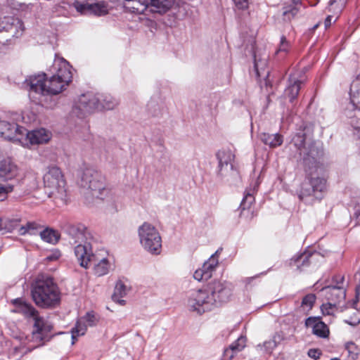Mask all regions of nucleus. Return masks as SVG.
<instances>
[{"instance_id":"50","label":"nucleus","mask_w":360,"mask_h":360,"mask_svg":"<svg viewBox=\"0 0 360 360\" xmlns=\"http://www.w3.org/2000/svg\"><path fill=\"white\" fill-rule=\"evenodd\" d=\"M112 298L114 302L120 304V305H124L125 304V301L124 300H122L121 297H117V298H115V297H114V295H112Z\"/></svg>"},{"instance_id":"52","label":"nucleus","mask_w":360,"mask_h":360,"mask_svg":"<svg viewBox=\"0 0 360 360\" xmlns=\"http://www.w3.org/2000/svg\"><path fill=\"white\" fill-rule=\"evenodd\" d=\"M332 19H333V16H331V15H328L326 18V19L325 20V27H328L330 26Z\"/></svg>"},{"instance_id":"56","label":"nucleus","mask_w":360,"mask_h":360,"mask_svg":"<svg viewBox=\"0 0 360 360\" xmlns=\"http://www.w3.org/2000/svg\"><path fill=\"white\" fill-rule=\"evenodd\" d=\"M330 360H339V359H338V358H337V357H335V358H332V359H330Z\"/></svg>"},{"instance_id":"5","label":"nucleus","mask_w":360,"mask_h":360,"mask_svg":"<svg viewBox=\"0 0 360 360\" xmlns=\"http://www.w3.org/2000/svg\"><path fill=\"white\" fill-rule=\"evenodd\" d=\"M44 185L46 193L56 200V203H64L67 200L66 181L58 167H50L44 174Z\"/></svg>"},{"instance_id":"13","label":"nucleus","mask_w":360,"mask_h":360,"mask_svg":"<svg viewBox=\"0 0 360 360\" xmlns=\"http://www.w3.org/2000/svg\"><path fill=\"white\" fill-rule=\"evenodd\" d=\"M65 231L69 236L70 243L75 245L93 240L91 232L82 224H68Z\"/></svg>"},{"instance_id":"9","label":"nucleus","mask_w":360,"mask_h":360,"mask_svg":"<svg viewBox=\"0 0 360 360\" xmlns=\"http://www.w3.org/2000/svg\"><path fill=\"white\" fill-rule=\"evenodd\" d=\"M217 157L219 162V176L226 181H229L231 178L236 177L238 175V172L234 169L233 167L235 155L231 150H220L217 153Z\"/></svg>"},{"instance_id":"55","label":"nucleus","mask_w":360,"mask_h":360,"mask_svg":"<svg viewBox=\"0 0 360 360\" xmlns=\"http://www.w3.org/2000/svg\"><path fill=\"white\" fill-rule=\"evenodd\" d=\"M300 1V0H293V2H294L295 4H297Z\"/></svg>"},{"instance_id":"7","label":"nucleus","mask_w":360,"mask_h":360,"mask_svg":"<svg viewBox=\"0 0 360 360\" xmlns=\"http://www.w3.org/2000/svg\"><path fill=\"white\" fill-rule=\"evenodd\" d=\"M124 6L131 12L142 14L149 6L159 13H165L172 8L174 0H124Z\"/></svg>"},{"instance_id":"10","label":"nucleus","mask_w":360,"mask_h":360,"mask_svg":"<svg viewBox=\"0 0 360 360\" xmlns=\"http://www.w3.org/2000/svg\"><path fill=\"white\" fill-rule=\"evenodd\" d=\"M99 97L96 94L87 93L81 95L75 102L72 112L78 117H83L98 110Z\"/></svg>"},{"instance_id":"33","label":"nucleus","mask_w":360,"mask_h":360,"mask_svg":"<svg viewBox=\"0 0 360 360\" xmlns=\"http://www.w3.org/2000/svg\"><path fill=\"white\" fill-rule=\"evenodd\" d=\"M267 65V56H264V58H258L257 56H255V69L257 72L258 77H261L262 75H269V71L265 74L264 70Z\"/></svg>"},{"instance_id":"28","label":"nucleus","mask_w":360,"mask_h":360,"mask_svg":"<svg viewBox=\"0 0 360 360\" xmlns=\"http://www.w3.org/2000/svg\"><path fill=\"white\" fill-rule=\"evenodd\" d=\"M349 96L353 106L360 109V74L351 84Z\"/></svg>"},{"instance_id":"16","label":"nucleus","mask_w":360,"mask_h":360,"mask_svg":"<svg viewBox=\"0 0 360 360\" xmlns=\"http://www.w3.org/2000/svg\"><path fill=\"white\" fill-rule=\"evenodd\" d=\"M219 250L211 255V257L203 264L200 269H197L193 277L195 280L207 281L212 276L213 272L216 270L219 264Z\"/></svg>"},{"instance_id":"37","label":"nucleus","mask_w":360,"mask_h":360,"mask_svg":"<svg viewBox=\"0 0 360 360\" xmlns=\"http://www.w3.org/2000/svg\"><path fill=\"white\" fill-rule=\"evenodd\" d=\"M129 291V288L125 285L122 281H118L116 283L114 293V297L117 298V297H124L126 296Z\"/></svg>"},{"instance_id":"53","label":"nucleus","mask_w":360,"mask_h":360,"mask_svg":"<svg viewBox=\"0 0 360 360\" xmlns=\"http://www.w3.org/2000/svg\"><path fill=\"white\" fill-rule=\"evenodd\" d=\"M56 105V102L54 101L53 103L47 105L48 108H53Z\"/></svg>"},{"instance_id":"36","label":"nucleus","mask_w":360,"mask_h":360,"mask_svg":"<svg viewBox=\"0 0 360 360\" xmlns=\"http://www.w3.org/2000/svg\"><path fill=\"white\" fill-rule=\"evenodd\" d=\"M360 350L358 347L353 342H348L345 345V351L343 354L345 356L351 359L352 360H355L359 358Z\"/></svg>"},{"instance_id":"44","label":"nucleus","mask_w":360,"mask_h":360,"mask_svg":"<svg viewBox=\"0 0 360 360\" xmlns=\"http://www.w3.org/2000/svg\"><path fill=\"white\" fill-rule=\"evenodd\" d=\"M13 190V186L11 184H0V200H4L6 198L7 194L12 192Z\"/></svg>"},{"instance_id":"6","label":"nucleus","mask_w":360,"mask_h":360,"mask_svg":"<svg viewBox=\"0 0 360 360\" xmlns=\"http://www.w3.org/2000/svg\"><path fill=\"white\" fill-rule=\"evenodd\" d=\"M138 237L141 248L148 253L159 255L162 252V237L158 229L145 221L138 228Z\"/></svg>"},{"instance_id":"26","label":"nucleus","mask_w":360,"mask_h":360,"mask_svg":"<svg viewBox=\"0 0 360 360\" xmlns=\"http://www.w3.org/2000/svg\"><path fill=\"white\" fill-rule=\"evenodd\" d=\"M91 262L94 264V271L98 276L108 274L112 268V262L108 257L98 258L97 256L96 259Z\"/></svg>"},{"instance_id":"47","label":"nucleus","mask_w":360,"mask_h":360,"mask_svg":"<svg viewBox=\"0 0 360 360\" xmlns=\"http://www.w3.org/2000/svg\"><path fill=\"white\" fill-rule=\"evenodd\" d=\"M235 5L238 9H245L248 6L250 0H233Z\"/></svg>"},{"instance_id":"48","label":"nucleus","mask_w":360,"mask_h":360,"mask_svg":"<svg viewBox=\"0 0 360 360\" xmlns=\"http://www.w3.org/2000/svg\"><path fill=\"white\" fill-rule=\"evenodd\" d=\"M38 224L34 221H30L27 223V229H29L30 234H34L37 229H38Z\"/></svg>"},{"instance_id":"18","label":"nucleus","mask_w":360,"mask_h":360,"mask_svg":"<svg viewBox=\"0 0 360 360\" xmlns=\"http://www.w3.org/2000/svg\"><path fill=\"white\" fill-rule=\"evenodd\" d=\"M24 30L22 22L18 18L4 16L0 18V32H10L13 37H19Z\"/></svg>"},{"instance_id":"3","label":"nucleus","mask_w":360,"mask_h":360,"mask_svg":"<svg viewBox=\"0 0 360 360\" xmlns=\"http://www.w3.org/2000/svg\"><path fill=\"white\" fill-rule=\"evenodd\" d=\"M14 304L17 307L18 312L34 320V329L27 350L31 351L49 341L52 337L53 325L47 319L40 316L38 311L31 304L20 299L15 300Z\"/></svg>"},{"instance_id":"51","label":"nucleus","mask_w":360,"mask_h":360,"mask_svg":"<svg viewBox=\"0 0 360 360\" xmlns=\"http://www.w3.org/2000/svg\"><path fill=\"white\" fill-rule=\"evenodd\" d=\"M19 232L21 235H25L26 233H29V229H27V224L22 226L20 229Z\"/></svg>"},{"instance_id":"31","label":"nucleus","mask_w":360,"mask_h":360,"mask_svg":"<svg viewBox=\"0 0 360 360\" xmlns=\"http://www.w3.org/2000/svg\"><path fill=\"white\" fill-rule=\"evenodd\" d=\"M305 134L303 131L297 133L292 139L291 144L294 146L296 153L301 156L305 151Z\"/></svg>"},{"instance_id":"49","label":"nucleus","mask_w":360,"mask_h":360,"mask_svg":"<svg viewBox=\"0 0 360 360\" xmlns=\"http://www.w3.org/2000/svg\"><path fill=\"white\" fill-rule=\"evenodd\" d=\"M60 255V254L59 252H55L52 253L51 255L47 256L46 259L48 261L56 260L57 259L59 258Z\"/></svg>"},{"instance_id":"40","label":"nucleus","mask_w":360,"mask_h":360,"mask_svg":"<svg viewBox=\"0 0 360 360\" xmlns=\"http://www.w3.org/2000/svg\"><path fill=\"white\" fill-rule=\"evenodd\" d=\"M290 49V44L284 36L281 37L278 48L276 51V54H286Z\"/></svg>"},{"instance_id":"42","label":"nucleus","mask_w":360,"mask_h":360,"mask_svg":"<svg viewBox=\"0 0 360 360\" xmlns=\"http://www.w3.org/2000/svg\"><path fill=\"white\" fill-rule=\"evenodd\" d=\"M15 221L7 218H0V231H11Z\"/></svg>"},{"instance_id":"11","label":"nucleus","mask_w":360,"mask_h":360,"mask_svg":"<svg viewBox=\"0 0 360 360\" xmlns=\"http://www.w3.org/2000/svg\"><path fill=\"white\" fill-rule=\"evenodd\" d=\"M53 68L56 74L53 76L58 79L57 86L50 87L51 92H62L72 79V72L68 63L64 59H57L54 61Z\"/></svg>"},{"instance_id":"2","label":"nucleus","mask_w":360,"mask_h":360,"mask_svg":"<svg viewBox=\"0 0 360 360\" xmlns=\"http://www.w3.org/2000/svg\"><path fill=\"white\" fill-rule=\"evenodd\" d=\"M304 162L309 177L302 184L298 196L304 203L313 204L322 198L326 181L323 178L315 176L323 169L320 162L313 156L312 150L309 151L307 157H304Z\"/></svg>"},{"instance_id":"46","label":"nucleus","mask_w":360,"mask_h":360,"mask_svg":"<svg viewBox=\"0 0 360 360\" xmlns=\"http://www.w3.org/2000/svg\"><path fill=\"white\" fill-rule=\"evenodd\" d=\"M321 355V352L317 349H311L308 351V356L311 359H314L315 360L320 359Z\"/></svg>"},{"instance_id":"39","label":"nucleus","mask_w":360,"mask_h":360,"mask_svg":"<svg viewBox=\"0 0 360 360\" xmlns=\"http://www.w3.org/2000/svg\"><path fill=\"white\" fill-rule=\"evenodd\" d=\"M315 301V295L308 294L302 299L301 307L303 308V310L304 311L310 310L312 308Z\"/></svg>"},{"instance_id":"17","label":"nucleus","mask_w":360,"mask_h":360,"mask_svg":"<svg viewBox=\"0 0 360 360\" xmlns=\"http://www.w3.org/2000/svg\"><path fill=\"white\" fill-rule=\"evenodd\" d=\"M91 242L77 244L75 247V255L80 266L85 269H87L89 264L97 257V255L92 252Z\"/></svg>"},{"instance_id":"24","label":"nucleus","mask_w":360,"mask_h":360,"mask_svg":"<svg viewBox=\"0 0 360 360\" xmlns=\"http://www.w3.org/2000/svg\"><path fill=\"white\" fill-rule=\"evenodd\" d=\"M247 338L240 335L236 341L224 349V356L228 360L238 357V354L245 347Z\"/></svg>"},{"instance_id":"23","label":"nucleus","mask_w":360,"mask_h":360,"mask_svg":"<svg viewBox=\"0 0 360 360\" xmlns=\"http://www.w3.org/2000/svg\"><path fill=\"white\" fill-rule=\"evenodd\" d=\"M46 79L45 74L34 75L26 79L25 84L30 87V90L45 96L46 86Z\"/></svg>"},{"instance_id":"38","label":"nucleus","mask_w":360,"mask_h":360,"mask_svg":"<svg viewBox=\"0 0 360 360\" xmlns=\"http://www.w3.org/2000/svg\"><path fill=\"white\" fill-rule=\"evenodd\" d=\"M347 0H330L329 10L335 13H339L345 7Z\"/></svg>"},{"instance_id":"34","label":"nucleus","mask_w":360,"mask_h":360,"mask_svg":"<svg viewBox=\"0 0 360 360\" xmlns=\"http://www.w3.org/2000/svg\"><path fill=\"white\" fill-rule=\"evenodd\" d=\"M254 201L255 198L253 196V193L247 191L240 206L241 210V215H245L246 212H250V208Z\"/></svg>"},{"instance_id":"43","label":"nucleus","mask_w":360,"mask_h":360,"mask_svg":"<svg viewBox=\"0 0 360 360\" xmlns=\"http://www.w3.org/2000/svg\"><path fill=\"white\" fill-rule=\"evenodd\" d=\"M337 304L328 302L321 305V309L323 315H333L337 309Z\"/></svg>"},{"instance_id":"45","label":"nucleus","mask_w":360,"mask_h":360,"mask_svg":"<svg viewBox=\"0 0 360 360\" xmlns=\"http://www.w3.org/2000/svg\"><path fill=\"white\" fill-rule=\"evenodd\" d=\"M298 13V8L297 7H293V8H291L290 9H286L283 11V15L284 16H286L289 20L291 18H293L294 16H295Z\"/></svg>"},{"instance_id":"8","label":"nucleus","mask_w":360,"mask_h":360,"mask_svg":"<svg viewBox=\"0 0 360 360\" xmlns=\"http://www.w3.org/2000/svg\"><path fill=\"white\" fill-rule=\"evenodd\" d=\"M82 186L91 191L93 197L104 200L110 195V191L105 188V183L101 181L97 174L87 170L82 176Z\"/></svg>"},{"instance_id":"15","label":"nucleus","mask_w":360,"mask_h":360,"mask_svg":"<svg viewBox=\"0 0 360 360\" xmlns=\"http://www.w3.org/2000/svg\"><path fill=\"white\" fill-rule=\"evenodd\" d=\"M22 134H25V128L14 122L0 120V136L4 139L21 142Z\"/></svg>"},{"instance_id":"20","label":"nucleus","mask_w":360,"mask_h":360,"mask_svg":"<svg viewBox=\"0 0 360 360\" xmlns=\"http://www.w3.org/2000/svg\"><path fill=\"white\" fill-rule=\"evenodd\" d=\"M51 137V134L49 131L40 128L38 129L27 131L25 129V134H22V141L25 139L29 141L30 144H44L46 143Z\"/></svg>"},{"instance_id":"4","label":"nucleus","mask_w":360,"mask_h":360,"mask_svg":"<svg viewBox=\"0 0 360 360\" xmlns=\"http://www.w3.org/2000/svg\"><path fill=\"white\" fill-rule=\"evenodd\" d=\"M31 295L34 303L41 308H53L60 302V292L53 279L39 275L32 285Z\"/></svg>"},{"instance_id":"29","label":"nucleus","mask_w":360,"mask_h":360,"mask_svg":"<svg viewBox=\"0 0 360 360\" xmlns=\"http://www.w3.org/2000/svg\"><path fill=\"white\" fill-rule=\"evenodd\" d=\"M97 95L99 97L98 110H112L119 105L118 100L110 95Z\"/></svg>"},{"instance_id":"35","label":"nucleus","mask_w":360,"mask_h":360,"mask_svg":"<svg viewBox=\"0 0 360 360\" xmlns=\"http://www.w3.org/2000/svg\"><path fill=\"white\" fill-rule=\"evenodd\" d=\"M41 238L49 243L55 244L58 241L59 236L53 229H46L40 232Z\"/></svg>"},{"instance_id":"21","label":"nucleus","mask_w":360,"mask_h":360,"mask_svg":"<svg viewBox=\"0 0 360 360\" xmlns=\"http://www.w3.org/2000/svg\"><path fill=\"white\" fill-rule=\"evenodd\" d=\"M19 174V168L10 158L0 162V177L4 180H11L16 178Z\"/></svg>"},{"instance_id":"41","label":"nucleus","mask_w":360,"mask_h":360,"mask_svg":"<svg viewBox=\"0 0 360 360\" xmlns=\"http://www.w3.org/2000/svg\"><path fill=\"white\" fill-rule=\"evenodd\" d=\"M58 79L56 77V76H51L49 79H46V95H56L60 94V92H51L50 91L51 88H54L57 86Z\"/></svg>"},{"instance_id":"25","label":"nucleus","mask_w":360,"mask_h":360,"mask_svg":"<svg viewBox=\"0 0 360 360\" xmlns=\"http://www.w3.org/2000/svg\"><path fill=\"white\" fill-rule=\"evenodd\" d=\"M317 252H303L290 260V265L295 266L297 270L302 271L305 267L308 266L312 259L319 257Z\"/></svg>"},{"instance_id":"27","label":"nucleus","mask_w":360,"mask_h":360,"mask_svg":"<svg viewBox=\"0 0 360 360\" xmlns=\"http://www.w3.org/2000/svg\"><path fill=\"white\" fill-rule=\"evenodd\" d=\"M302 82L297 79L295 75H291L289 78V84L285 89L284 96L288 98L290 101H292L298 95Z\"/></svg>"},{"instance_id":"14","label":"nucleus","mask_w":360,"mask_h":360,"mask_svg":"<svg viewBox=\"0 0 360 360\" xmlns=\"http://www.w3.org/2000/svg\"><path fill=\"white\" fill-rule=\"evenodd\" d=\"M98 322V318L93 312H87L84 316L79 318L74 328L71 330V344L74 345L79 336L84 335L87 327L94 326Z\"/></svg>"},{"instance_id":"22","label":"nucleus","mask_w":360,"mask_h":360,"mask_svg":"<svg viewBox=\"0 0 360 360\" xmlns=\"http://www.w3.org/2000/svg\"><path fill=\"white\" fill-rule=\"evenodd\" d=\"M307 327L311 328L314 335L319 338H326L329 335L328 326L321 321L319 317H309L305 321Z\"/></svg>"},{"instance_id":"12","label":"nucleus","mask_w":360,"mask_h":360,"mask_svg":"<svg viewBox=\"0 0 360 360\" xmlns=\"http://www.w3.org/2000/svg\"><path fill=\"white\" fill-rule=\"evenodd\" d=\"M333 282L335 283V285L323 288L321 292L328 302L338 304L346 295L345 277L341 275L336 276L333 278Z\"/></svg>"},{"instance_id":"1","label":"nucleus","mask_w":360,"mask_h":360,"mask_svg":"<svg viewBox=\"0 0 360 360\" xmlns=\"http://www.w3.org/2000/svg\"><path fill=\"white\" fill-rule=\"evenodd\" d=\"M233 295V285L228 282L214 281L207 287L193 290L188 298V310L202 314L221 303L227 302Z\"/></svg>"},{"instance_id":"32","label":"nucleus","mask_w":360,"mask_h":360,"mask_svg":"<svg viewBox=\"0 0 360 360\" xmlns=\"http://www.w3.org/2000/svg\"><path fill=\"white\" fill-rule=\"evenodd\" d=\"M277 339H280L278 335H274L272 339L266 340L263 345H258L257 350L262 354H270L277 345Z\"/></svg>"},{"instance_id":"19","label":"nucleus","mask_w":360,"mask_h":360,"mask_svg":"<svg viewBox=\"0 0 360 360\" xmlns=\"http://www.w3.org/2000/svg\"><path fill=\"white\" fill-rule=\"evenodd\" d=\"M73 6L76 11L82 15H103L107 13V8L103 4H90L88 1H75Z\"/></svg>"},{"instance_id":"30","label":"nucleus","mask_w":360,"mask_h":360,"mask_svg":"<svg viewBox=\"0 0 360 360\" xmlns=\"http://www.w3.org/2000/svg\"><path fill=\"white\" fill-rule=\"evenodd\" d=\"M260 139L265 145L272 148L281 146L283 142V136L279 134L263 133L260 135Z\"/></svg>"},{"instance_id":"54","label":"nucleus","mask_w":360,"mask_h":360,"mask_svg":"<svg viewBox=\"0 0 360 360\" xmlns=\"http://www.w3.org/2000/svg\"><path fill=\"white\" fill-rule=\"evenodd\" d=\"M353 306H354V308L358 309V304L356 303V301L354 302Z\"/></svg>"}]
</instances>
